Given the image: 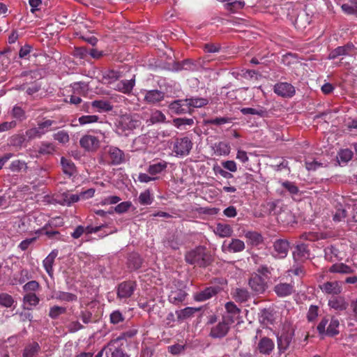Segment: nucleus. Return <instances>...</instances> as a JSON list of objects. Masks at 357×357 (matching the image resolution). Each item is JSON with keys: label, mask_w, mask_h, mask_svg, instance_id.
I'll return each mask as SVG.
<instances>
[{"label": "nucleus", "mask_w": 357, "mask_h": 357, "mask_svg": "<svg viewBox=\"0 0 357 357\" xmlns=\"http://www.w3.org/2000/svg\"><path fill=\"white\" fill-rule=\"evenodd\" d=\"M185 261L190 265L199 268H206L212 264L213 257L211 252L205 246L198 245L186 252L185 254Z\"/></svg>", "instance_id": "obj_1"}, {"label": "nucleus", "mask_w": 357, "mask_h": 357, "mask_svg": "<svg viewBox=\"0 0 357 357\" xmlns=\"http://www.w3.org/2000/svg\"><path fill=\"white\" fill-rule=\"evenodd\" d=\"M234 319L230 316H222V319L213 325L210 330L209 337L213 339H222L229 333Z\"/></svg>", "instance_id": "obj_2"}, {"label": "nucleus", "mask_w": 357, "mask_h": 357, "mask_svg": "<svg viewBox=\"0 0 357 357\" xmlns=\"http://www.w3.org/2000/svg\"><path fill=\"white\" fill-rule=\"evenodd\" d=\"M107 357H129V355L125 351L123 343L120 342V338L111 340L106 346Z\"/></svg>", "instance_id": "obj_3"}, {"label": "nucleus", "mask_w": 357, "mask_h": 357, "mask_svg": "<svg viewBox=\"0 0 357 357\" xmlns=\"http://www.w3.org/2000/svg\"><path fill=\"white\" fill-rule=\"evenodd\" d=\"M141 121L137 119L135 116L129 114L123 115L118 122L117 129L121 133L126 131H132L139 127Z\"/></svg>", "instance_id": "obj_4"}, {"label": "nucleus", "mask_w": 357, "mask_h": 357, "mask_svg": "<svg viewBox=\"0 0 357 357\" xmlns=\"http://www.w3.org/2000/svg\"><path fill=\"white\" fill-rule=\"evenodd\" d=\"M192 142L188 137L176 138L174 143L173 150L176 155H188L192 148Z\"/></svg>", "instance_id": "obj_5"}, {"label": "nucleus", "mask_w": 357, "mask_h": 357, "mask_svg": "<svg viewBox=\"0 0 357 357\" xmlns=\"http://www.w3.org/2000/svg\"><path fill=\"white\" fill-rule=\"evenodd\" d=\"M289 247L290 243L287 239H276L273 244V250L275 253L273 256L278 259L285 258L288 255Z\"/></svg>", "instance_id": "obj_6"}, {"label": "nucleus", "mask_w": 357, "mask_h": 357, "mask_svg": "<svg viewBox=\"0 0 357 357\" xmlns=\"http://www.w3.org/2000/svg\"><path fill=\"white\" fill-rule=\"evenodd\" d=\"M249 286L252 290L257 294H261L265 292L268 288L267 282L258 274H253L249 279Z\"/></svg>", "instance_id": "obj_7"}, {"label": "nucleus", "mask_w": 357, "mask_h": 357, "mask_svg": "<svg viewBox=\"0 0 357 357\" xmlns=\"http://www.w3.org/2000/svg\"><path fill=\"white\" fill-rule=\"evenodd\" d=\"M292 255L294 261L297 263H301L308 259L310 255L308 244L303 243H298L295 246Z\"/></svg>", "instance_id": "obj_8"}, {"label": "nucleus", "mask_w": 357, "mask_h": 357, "mask_svg": "<svg viewBox=\"0 0 357 357\" xmlns=\"http://www.w3.org/2000/svg\"><path fill=\"white\" fill-rule=\"evenodd\" d=\"M136 289L135 282L128 280L120 283L117 288V296L119 298H130Z\"/></svg>", "instance_id": "obj_9"}, {"label": "nucleus", "mask_w": 357, "mask_h": 357, "mask_svg": "<svg viewBox=\"0 0 357 357\" xmlns=\"http://www.w3.org/2000/svg\"><path fill=\"white\" fill-rule=\"evenodd\" d=\"M169 109L170 112L176 115H181L186 113H191L192 109H189L188 102L185 100H176L169 105Z\"/></svg>", "instance_id": "obj_10"}, {"label": "nucleus", "mask_w": 357, "mask_h": 357, "mask_svg": "<svg viewBox=\"0 0 357 357\" xmlns=\"http://www.w3.org/2000/svg\"><path fill=\"white\" fill-rule=\"evenodd\" d=\"M274 92L280 96L290 98L295 94V88L287 82H280L274 86Z\"/></svg>", "instance_id": "obj_11"}, {"label": "nucleus", "mask_w": 357, "mask_h": 357, "mask_svg": "<svg viewBox=\"0 0 357 357\" xmlns=\"http://www.w3.org/2000/svg\"><path fill=\"white\" fill-rule=\"evenodd\" d=\"M355 49V46L352 43H347L343 46H339L332 51L328 54V59H335L340 56L350 55L352 51Z\"/></svg>", "instance_id": "obj_12"}, {"label": "nucleus", "mask_w": 357, "mask_h": 357, "mask_svg": "<svg viewBox=\"0 0 357 357\" xmlns=\"http://www.w3.org/2000/svg\"><path fill=\"white\" fill-rule=\"evenodd\" d=\"M245 243L243 241L238 238H232L231 241L227 244V241H224L222 245V250L225 252H240L245 249Z\"/></svg>", "instance_id": "obj_13"}, {"label": "nucleus", "mask_w": 357, "mask_h": 357, "mask_svg": "<svg viewBox=\"0 0 357 357\" xmlns=\"http://www.w3.org/2000/svg\"><path fill=\"white\" fill-rule=\"evenodd\" d=\"M275 320V312L271 308H264L259 314V321L264 326H269L274 324Z\"/></svg>", "instance_id": "obj_14"}, {"label": "nucleus", "mask_w": 357, "mask_h": 357, "mask_svg": "<svg viewBox=\"0 0 357 357\" xmlns=\"http://www.w3.org/2000/svg\"><path fill=\"white\" fill-rule=\"evenodd\" d=\"M165 95V92L158 89L146 91L144 100L148 104L155 105L164 100Z\"/></svg>", "instance_id": "obj_15"}, {"label": "nucleus", "mask_w": 357, "mask_h": 357, "mask_svg": "<svg viewBox=\"0 0 357 357\" xmlns=\"http://www.w3.org/2000/svg\"><path fill=\"white\" fill-rule=\"evenodd\" d=\"M274 347L275 344L273 341L267 337L261 338L257 344V349L259 353L266 356L270 355Z\"/></svg>", "instance_id": "obj_16"}, {"label": "nucleus", "mask_w": 357, "mask_h": 357, "mask_svg": "<svg viewBox=\"0 0 357 357\" xmlns=\"http://www.w3.org/2000/svg\"><path fill=\"white\" fill-rule=\"evenodd\" d=\"M274 291L279 297H286L294 291V285L290 283L280 282L274 287Z\"/></svg>", "instance_id": "obj_17"}, {"label": "nucleus", "mask_w": 357, "mask_h": 357, "mask_svg": "<svg viewBox=\"0 0 357 357\" xmlns=\"http://www.w3.org/2000/svg\"><path fill=\"white\" fill-rule=\"evenodd\" d=\"M292 336L293 333L285 332L278 337V348L280 353H284L287 349L291 342Z\"/></svg>", "instance_id": "obj_18"}, {"label": "nucleus", "mask_w": 357, "mask_h": 357, "mask_svg": "<svg viewBox=\"0 0 357 357\" xmlns=\"http://www.w3.org/2000/svg\"><path fill=\"white\" fill-rule=\"evenodd\" d=\"M219 290V287H209L206 288L204 290L197 293L195 295V299L197 301H204L213 296H215Z\"/></svg>", "instance_id": "obj_19"}, {"label": "nucleus", "mask_w": 357, "mask_h": 357, "mask_svg": "<svg viewBox=\"0 0 357 357\" xmlns=\"http://www.w3.org/2000/svg\"><path fill=\"white\" fill-rule=\"evenodd\" d=\"M109 155L111 163L114 165H120L125 160L124 153L117 147H110L109 150Z\"/></svg>", "instance_id": "obj_20"}, {"label": "nucleus", "mask_w": 357, "mask_h": 357, "mask_svg": "<svg viewBox=\"0 0 357 357\" xmlns=\"http://www.w3.org/2000/svg\"><path fill=\"white\" fill-rule=\"evenodd\" d=\"M79 143L86 150L95 149L99 146L98 139L92 135H84L80 139Z\"/></svg>", "instance_id": "obj_21"}, {"label": "nucleus", "mask_w": 357, "mask_h": 357, "mask_svg": "<svg viewBox=\"0 0 357 357\" xmlns=\"http://www.w3.org/2000/svg\"><path fill=\"white\" fill-rule=\"evenodd\" d=\"M214 233L220 238L230 237L232 236V227L227 224L218 222L214 230Z\"/></svg>", "instance_id": "obj_22"}, {"label": "nucleus", "mask_w": 357, "mask_h": 357, "mask_svg": "<svg viewBox=\"0 0 357 357\" xmlns=\"http://www.w3.org/2000/svg\"><path fill=\"white\" fill-rule=\"evenodd\" d=\"M59 251L57 250H53L47 257L43 260V266L48 273L52 277L53 274V264L56 257H57Z\"/></svg>", "instance_id": "obj_23"}, {"label": "nucleus", "mask_w": 357, "mask_h": 357, "mask_svg": "<svg viewBox=\"0 0 357 357\" xmlns=\"http://www.w3.org/2000/svg\"><path fill=\"white\" fill-rule=\"evenodd\" d=\"M187 296L186 292L181 289L172 290L168 297L169 301L173 304L178 305L182 303Z\"/></svg>", "instance_id": "obj_24"}, {"label": "nucleus", "mask_w": 357, "mask_h": 357, "mask_svg": "<svg viewBox=\"0 0 357 357\" xmlns=\"http://www.w3.org/2000/svg\"><path fill=\"white\" fill-rule=\"evenodd\" d=\"M135 75L130 79H123L120 81L117 85L116 89L119 91L124 93H130L135 84Z\"/></svg>", "instance_id": "obj_25"}, {"label": "nucleus", "mask_w": 357, "mask_h": 357, "mask_svg": "<svg viewBox=\"0 0 357 357\" xmlns=\"http://www.w3.org/2000/svg\"><path fill=\"white\" fill-rule=\"evenodd\" d=\"M328 305L335 310L342 311L347 308L348 303L344 297L337 296L329 301Z\"/></svg>", "instance_id": "obj_26"}, {"label": "nucleus", "mask_w": 357, "mask_h": 357, "mask_svg": "<svg viewBox=\"0 0 357 357\" xmlns=\"http://www.w3.org/2000/svg\"><path fill=\"white\" fill-rule=\"evenodd\" d=\"M321 289L329 294H338L342 291V288L337 281L326 282L321 286Z\"/></svg>", "instance_id": "obj_27"}, {"label": "nucleus", "mask_w": 357, "mask_h": 357, "mask_svg": "<svg viewBox=\"0 0 357 357\" xmlns=\"http://www.w3.org/2000/svg\"><path fill=\"white\" fill-rule=\"evenodd\" d=\"M166 248H170L172 250H178L181 245L178 236L176 234H169L163 241Z\"/></svg>", "instance_id": "obj_28"}, {"label": "nucleus", "mask_w": 357, "mask_h": 357, "mask_svg": "<svg viewBox=\"0 0 357 357\" xmlns=\"http://www.w3.org/2000/svg\"><path fill=\"white\" fill-rule=\"evenodd\" d=\"M61 164L62 165L63 172L65 174L71 176L75 174L76 167L71 160L62 157L61 158Z\"/></svg>", "instance_id": "obj_29"}, {"label": "nucleus", "mask_w": 357, "mask_h": 357, "mask_svg": "<svg viewBox=\"0 0 357 357\" xmlns=\"http://www.w3.org/2000/svg\"><path fill=\"white\" fill-rule=\"evenodd\" d=\"M91 107L97 109L99 112H109L113 109V106L109 101L104 100H96L91 102Z\"/></svg>", "instance_id": "obj_30"}, {"label": "nucleus", "mask_w": 357, "mask_h": 357, "mask_svg": "<svg viewBox=\"0 0 357 357\" xmlns=\"http://www.w3.org/2000/svg\"><path fill=\"white\" fill-rule=\"evenodd\" d=\"M142 264V259L137 253H132L128 258V266L131 270L139 269Z\"/></svg>", "instance_id": "obj_31"}, {"label": "nucleus", "mask_w": 357, "mask_h": 357, "mask_svg": "<svg viewBox=\"0 0 357 357\" xmlns=\"http://www.w3.org/2000/svg\"><path fill=\"white\" fill-rule=\"evenodd\" d=\"M233 298L236 302L243 303L250 298L248 291L244 288H236L232 293Z\"/></svg>", "instance_id": "obj_32"}, {"label": "nucleus", "mask_w": 357, "mask_h": 357, "mask_svg": "<svg viewBox=\"0 0 357 357\" xmlns=\"http://www.w3.org/2000/svg\"><path fill=\"white\" fill-rule=\"evenodd\" d=\"M73 94L86 95L89 91V86L83 82H77L71 84Z\"/></svg>", "instance_id": "obj_33"}, {"label": "nucleus", "mask_w": 357, "mask_h": 357, "mask_svg": "<svg viewBox=\"0 0 357 357\" xmlns=\"http://www.w3.org/2000/svg\"><path fill=\"white\" fill-rule=\"evenodd\" d=\"M329 271L331 273L349 274V273H353L354 271L350 266H349L343 263H340V264H333L329 268Z\"/></svg>", "instance_id": "obj_34"}, {"label": "nucleus", "mask_w": 357, "mask_h": 357, "mask_svg": "<svg viewBox=\"0 0 357 357\" xmlns=\"http://www.w3.org/2000/svg\"><path fill=\"white\" fill-rule=\"evenodd\" d=\"M167 167V163L165 161H160L156 163H153L149 166L147 172L151 175H155L161 173Z\"/></svg>", "instance_id": "obj_35"}, {"label": "nucleus", "mask_w": 357, "mask_h": 357, "mask_svg": "<svg viewBox=\"0 0 357 357\" xmlns=\"http://www.w3.org/2000/svg\"><path fill=\"white\" fill-rule=\"evenodd\" d=\"M26 137L22 134H16L13 135L10 139V144L12 146L17 148H21L26 146L25 143L26 142Z\"/></svg>", "instance_id": "obj_36"}, {"label": "nucleus", "mask_w": 357, "mask_h": 357, "mask_svg": "<svg viewBox=\"0 0 357 357\" xmlns=\"http://www.w3.org/2000/svg\"><path fill=\"white\" fill-rule=\"evenodd\" d=\"M342 10L349 15L357 14V0H348L347 2L342 3Z\"/></svg>", "instance_id": "obj_37"}, {"label": "nucleus", "mask_w": 357, "mask_h": 357, "mask_svg": "<svg viewBox=\"0 0 357 357\" xmlns=\"http://www.w3.org/2000/svg\"><path fill=\"white\" fill-rule=\"evenodd\" d=\"M185 101L188 102L189 109H192V107H202L208 103V100L207 99L202 98H186L185 99Z\"/></svg>", "instance_id": "obj_38"}, {"label": "nucleus", "mask_w": 357, "mask_h": 357, "mask_svg": "<svg viewBox=\"0 0 357 357\" xmlns=\"http://www.w3.org/2000/svg\"><path fill=\"white\" fill-rule=\"evenodd\" d=\"M199 308L195 307H185L180 311L176 312L177 318L178 320L186 319L192 317L196 312L199 311Z\"/></svg>", "instance_id": "obj_39"}, {"label": "nucleus", "mask_w": 357, "mask_h": 357, "mask_svg": "<svg viewBox=\"0 0 357 357\" xmlns=\"http://www.w3.org/2000/svg\"><path fill=\"white\" fill-rule=\"evenodd\" d=\"M340 322L337 319L332 318L330 324L326 328V335L329 337H333L339 333L338 327Z\"/></svg>", "instance_id": "obj_40"}, {"label": "nucleus", "mask_w": 357, "mask_h": 357, "mask_svg": "<svg viewBox=\"0 0 357 357\" xmlns=\"http://www.w3.org/2000/svg\"><path fill=\"white\" fill-rule=\"evenodd\" d=\"M39 351V344L37 342H33L25 347L23 352V357H34Z\"/></svg>", "instance_id": "obj_41"}, {"label": "nucleus", "mask_w": 357, "mask_h": 357, "mask_svg": "<svg viewBox=\"0 0 357 357\" xmlns=\"http://www.w3.org/2000/svg\"><path fill=\"white\" fill-rule=\"evenodd\" d=\"M241 112L244 114H252V115H257L261 117L266 116L267 112L263 108H251V107H245L241 109Z\"/></svg>", "instance_id": "obj_42"}, {"label": "nucleus", "mask_w": 357, "mask_h": 357, "mask_svg": "<svg viewBox=\"0 0 357 357\" xmlns=\"http://www.w3.org/2000/svg\"><path fill=\"white\" fill-rule=\"evenodd\" d=\"M231 121V118L227 116L216 117L215 119H209L204 120V125H216L220 126L227 123H230Z\"/></svg>", "instance_id": "obj_43"}, {"label": "nucleus", "mask_w": 357, "mask_h": 357, "mask_svg": "<svg viewBox=\"0 0 357 357\" xmlns=\"http://www.w3.org/2000/svg\"><path fill=\"white\" fill-rule=\"evenodd\" d=\"M62 201H61V204L63 205L70 206L73 203H75L78 202L80 199L79 195H70L68 192H64L61 195Z\"/></svg>", "instance_id": "obj_44"}, {"label": "nucleus", "mask_w": 357, "mask_h": 357, "mask_svg": "<svg viewBox=\"0 0 357 357\" xmlns=\"http://www.w3.org/2000/svg\"><path fill=\"white\" fill-rule=\"evenodd\" d=\"M56 298L62 301L71 302L77 301V296L72 293L59 291L56 294Z\"/></svg>", "instance_id": "obj_45"}, {"label": "nucleus", "mask_w": 357, "mask_h": 357, "mask_svg": "<svg viewBox=\"0 0 357 357\" xmlns=\"http://www.w3.org/2000/svg\"><path fill=\"white\" fill-rule=\"evenodd\" d=\"M245 236L250 241L252 245H257L263 241L262 236L257 231H248Z\"/></svg>", "instance_id": "obj_46"}, {"label": "nucleus", "mask_w": 357, "mask_h": 357, "mask_svg": "<svg viewBox=\"0 0 357 357\" xmlns=\"http://www.w3.org/2000/svg\"><path fill=\"white\" fill-rule=\"evenodd\" d=\"M324 253L326 259L333 261L334 259L338 258L339 251L335 247L331 245L324 249Z\"/></svg>", "instance_id": "obj_47"}, {"label": "nucleus", "mask_w": 357, "mask_h": 357, "mask_svg": "<svg viewBox=\"0 0 357 357\" xmlns=\"http://www.w3.org/2000/svg\"><path fill=\"white\" fill-rule=\"evenodd\" d=\"M66 312V308L65 307L54 305L50 308L49 317L52 319H57L60 315Z\"/></svg>", "instance_id": "obj_48"}, {"label": "nucleus", "mask_w": 357, "mask_h": 357, "mask_svg": "<svg viewBox=\"0 0 357 357\" xmlns=\"http://www.w3.org/2000/svg\"><path fill=\"white\" fill-rule=\"evenodd\" d=\"M173 124L178 129H183L185 126H192L194 124L193 119L176 118L173 119Z\"/></svg>", "instance_id": "obj_49"}, {"label": "nucleus", "mask_w": 357, "mask_h": 357, "mask_svg": "<svg viewBox=\"0 0 357 357\" xmlns=\"http://www.w3.org/2000/svg\"><path fill=\"white\" fill-rule=\"evenodd\" d=\"M24 304H28L30 306H36L40 301L39 298L35 293H28L23 298Z\"/></svg>", "instance_id": "obj_50"}, {"label": "nucleus", "mask_w": 357, "mask_h": 357, "mask_svg": "<svg viewBox=\"0 0 357 357\" xmlns=\"http://www.w3.org/2000/svg\"><path fill=\"white\" fill-rule=\"evenodd\" d=\"M281 185L292 196L298 195L299 192L298 188L294 182L286 181L282 182Z\"/></svg>", "instance_id": "obj_51"}, {"label": "nucleus", "mask_w": 357, "mask_h": 357, "mask_svg": "<svg viewBox=\"0 0 357 357\" xmlns=\"http://www.w3.org/2000/svg\"><path fill=\"white\" fill-rule=\"evenodd\" d=\"M14 303L13 298L6 293L0 294V305L5 307H10Z\"/></svg>", "instance_id": "obj_52"}, {"label": "nucleus", "mask_w": 357, "mask_h": 357, "mask_svg": "<svg viewBox=\"0 0 357 357\" xmlns=\"http://www.w3.org/2000/svg\"><path fill=\"white\" fill-rule=\"evenodd\" d=\"M11 116L20 121H22L26 119L24 110L21 107L17 105H15L13 107L11 112Z\"/></svg>", "instance_id": "obj_53"}, {"label": "nucleus", "mask_w": 357, "mask_h": 357, "mask_svg": "<svg viewBox=\"0 0 357 357\" xmlns=\"http://www.w3.org/2000/svg\"><path fill=\"white\" fill-rule=\"evenodd\" d=\"M153 198L151 195L149 190L142 192L139 196V202L142 205H149L153 202Z\"/></svg>", "instance_id": "obj_54"}, {"label": "nucleus", "mask_w": 357, "mask_h": 357, "mask_svg": "<svg viewBox=\"0 0 357 357\" xmlns=\"http://www.w3.org/2000/svg\"><path fill=\"white\" fill-rule=\"evenodd\" d=\"M244 6H245L244 1H235L233 2L227 3L225 5V7L227 10H228L232 13H235L238 9L243 8L244 7Z\"/></svg>", "instance_id": "obj_55"}, {"label": "nucleus", "mask_w": 357, "mask_h": 357, "mask_svg": "<svg viewBox=\"0 0 357 357\" xmlns=\"http://www.w3.org/2000/svg\"><path fill=\"white\" fill-rule=\"evenodd\" d=\"M352 157H353V152L348 149L341 150L338 153V156H337L340 161L344 162V163H347L350 160H351Z\"/></svg>", "instance_id": "obj_56"}, {"label": "nucleus", "mask_w": 357, "mask_h": 357, "mask_svg": "<svg viewBox=\"0 0 357 357\" xmlns=\"http://www.w3.org/2000/svg\"><path fill=\"white\" fill-rule=\"evenodd\" d=\"M225 309L227 312L230 314V317L234 319V316L238 315L241 312V310L236 306L234 302H227L225 304Z\"/></svg>", "instance_id": "obj_57"}, {"label": "nucleus", "mask_w": 357, "mask_h": 357, "mask_svg": "<svg viewBox=\"0 0 357 357\" xmlns=\"http://www.w3.org/2000/svg\"><path fill=\"white\" fill-rule=\"evenodd\" d=\"M327 166H328L327 162H326V163H322L316 160H313L312 161H310V160L305 161V167L308 170L314 171V170H317V169H319V167H327Z\"/></svg>", "instance_id": "obj_58"}, {"label": "nucleus", "mask_w": 357, "mask_h": 357, "mask_svg": "<svg viewBox=\"0 0 357 357\" xmlns=\"http://www.w3.org/2000/svg\"><path fill=\"white\" fill-rule=\"evenodd\" d=\"M110 322L113 324H118L125 319L123 315L119 310H115L110 314Z\"/></svg>", "instance_id": "obj_59"}, {"label": "nucleus", "mask_w": 357, "mask_h": 357, "mask_svg": "<svg viewBox=\"0 0 357 357\" xmlns=\"http://www.w3.org/2000/svg\"><path fill=\"white\" fill-rule=\"evenodd\" d=\"M150 120L152 123H165L166 116L161 111L156 110L152 114Z\"/></svg>", "instance_id": "obj_60"}, {"label": "nucleus", "mask_w": 357, "mask_h": 357, "mask_svg": "<svg viewBox=\"0 0 357 357\" xmlns=\"http://www.w3.org/2000/svg\"><path fill=\"white\" fill-rule=\"evenodd\" d=\"M24 135L26 136V141L28 142L36 137H41L43 135V132L39 131L38 128H33L27 130Z\"/></svg>", "instance_id": "obj_61"}, {"label": "nucleus", "mask_w": 357, "mask_h": 357, "mask_svg": "<svg viewBox=\"0 0 357 357\" xmlns=\"http://www.w3.org/2000/svg\"><path fill=\"white\" fill-rule=\"evenodd\" d=\"M54 124H56V121L48 119L43 122L38 123L37 128H38V130L40 132L42 131L43 135H44L49 130H51L50 128Z\"/></svg>", "instance_id": "obj_62"}, {"label": "nucleus", "mask_w": 357, "mask_h": 357, "mask_svg": "<svg viewBox=\"0 0 357 357\" xmlns=\"http://www.w3.org/2000/svg\"><path fill=\"white\" fill-rule=\"evenodd\" d=\"M132 206L131 202L127 201V202H123L120 204H119L117 206H116L114 208V210L117 213H123L128 211V209Z\"/></svg>", "instance_id": "obj_63"}, {"label": "nucleus", "mask_w": 357, "mask_h": 357, "mask_svg": "<svg viewBox=\"0 0 357 357\" xmlns=\"http://www.w3.org/2000/svg\"><path fill=\"white\" fill-rule=\"evenodd\" d=\"M54 139L61 144H66L69 141V135L67 132L61 130L54 135Z\"/></svg>", "instance_id": "obj_64"}]
</instances>
